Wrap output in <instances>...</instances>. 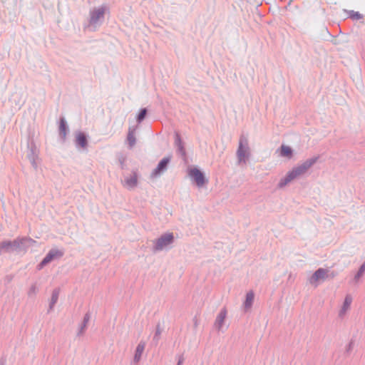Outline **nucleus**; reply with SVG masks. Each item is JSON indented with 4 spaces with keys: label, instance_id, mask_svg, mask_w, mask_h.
<instances>
[{
    "label": "nucleus",
    "instance_id": "1",
    "mask_svg": "<svg viewBox=\"0 0 365 365\" xmlns=\"http://www.w3.org/2000/svg\"><path fill=\"white\" fill-rule=\"evenodd\" d=\"M108 11V8L105 6L93 8L90 11V19L88 29L91 31H95L103 24L105 14Z\"/></svg>",
    "mask_w": 365,
    "mask_h": 365
},
{
    "label": "nucleus",
    "instance_id": "2",
    "mask_svg": "<svg viewBox=\"0 0 365 365\" xmlns=\"http://www.w3.org/2000/svg\"><path fill=\"white\" fill-rule=\"evenodd\" d=\"M237 164H245L250 155L247 139L242 136L240 139L239 146L236 153Z\"/></svg>",
    "mask_w": 365,
    "mask_h": 365
},
{
    "label": "nucleus",
    "instance_id": "3",
    "mask_svg": "<svg viewBox=\"0 0 365 365\" xmlns=\"http://www.w3.org/2000/svg\"><path fill=\"white\" fill-rule=\"evenodd\" d=\"M174 242V235L173 233H165L162 235L154 242L153 251L159 252L167 248Z\"/></svg>",
    "mask_w": 365,
    "mask_h": 365
},
{
    "label": "nucleus",
    "instance_id": "4",
    "mask_svg": "<svg viewBox=\"0 0 365 365\" xmlns=\"http://www.w3.org/2000/svg\"><path fill=\"white\" fill-rule=\"evenodd\" d=\"M318 160V157H314L307 160L302 164L294 168L290 173L292 174L294 178H297L304 175Z\"/></svg>",
    "mask_w": 365,
    "mask_h": 365
},
{
    "label": "nucleus",
    "instance_id": "5",
    "mask_svg": "<svg viewBox=\"0 0 365 365\" xmlns=\"http://www.w3.org/2000/svg\"><path fill=\"white\" fill-rule=\"evenodd\" d=\"M64 255L63 250H59L57 248H53L49 250L46 257L43 259V260L38 265V269H41L44 266L50 263L54 259H59L62 257Z\"/></svg>",
    "mask_w": 365,
    "mask_h": 365
},
{
    "label": "nucleus",
    "instance_id": "6",
    "mask_svg": "<svg viewBox=\"0 0 365 365\" xmlns=\"http://www.w3.org/2000/svg\"><path fill=\"white\" fill-rule=\"evenodd\" d=\"M188 175L198 187L203 186L206 182L204 174L196 168L189 169Z\"/></svg>",
    "mask_w": 365,
    "mask_h": 365
},
{
    "label": "nucleus",
    "instance_id": "7",
    "mask_svg": "<svg viewBox=\"0 0 365 365\" xmlns=\"http://www.w3.org/2000/svg\"><path fill=\"white\" fill-rule=\"evenodd\" d=\"M16 242H17V252L26 251L29 247L33 246L36 243L35 240L26 237H19L16 239Z\"/></svg>",
    "mask_w": 365,
    "mask_h": 365
},
{
    "label": "nucleus",
    "instance_id": "8",
    "mask_svg": "<svg viewBox=\"0 0 365 365\" xmlns=\"http://www.w3.org/2000/svg\"><path fill=\"white\" fill-rule=\"evenodd\" d=\"M170 161V157L163 158L151 173V178H156L163 173L167 170Z\"/></svg>",
    "mask_w": 365,
    "mask_h": 365
},
{
    "label": "nucleus",
    "instance_id": "9",
    "mask_svg": "<svg viewBox=\"0 0 365 365\" xmlns=\"http://www.w3.org/2000/svg\"><path fill=\"white\" fill-rule=\"evenodd\" d=\"M327 273L328 270L326 269H318L309 279V283L317 286L319 281L324 280L327 277Z\"/></svg>",
    "mask_w": 365,
    "mask_h": 365
},
{
    "label": "nucleus",
    "instance_id": "10",
    "mask_svg": "<svg viewBox=\"0 0 365 365\" xmlns=\"http://www.w3.org/2000/svg\"><path fill=\"white\" fill-rule=\"evenodd\" d=\"M227 312L226 308H222L219 314L217 315L214 323V327L217 331H222L225 325V319L227 317Z\"/></svg>",
    "mask_w": 365,
    "mask_h": 365
},
{
    "label": "nucleus",
    "instance_id": "11",
    "mask_svg": "<svg viewBox=\"0 0 365 365\" xmlns=\"http://www.w3.org/2000/svg\"><path fill=\"white\" fill-rule=\"evenodd\" d=\"M16 245L17 242H16V240L13 241L5 240L0 242V255L6 252L17 251Z\"/></svg>",
    "mask_w": 365,
    "mask_h": 365
},
{
    "label": "nucleus",
    "instance_id": "12",
    "mask_svg": "<svg viewBox=\"0 0 365 365\" xmlns=\"http://www.w3.org/2000/svg\"><path fill=\"white\" fill-rule=\"evenodd\" d=\"M353 298L351 294H347L345 296L344 302L339 311L338 316L339 318H343L347 313V312L351 308V304L352 303Z\"/></svg>",
    "mask_w": 365,
    "mask_h": 365
},
{
    "label": "nucleus",
    "instance_id": "13",
    "mask_svg": "<svg viewBox=\"0 0 365 365\" xmlns=\"http://www.w3.org/2000/svg\"><path fill=\"white\" fill-rule=\"evenodd\" d=\"M76 146L78 149L86 150L88 147V139L86 135L83 132H78L76 134Z\"/></svg>",
    "mask_w": 365,
    "mask_h": 365
},
{
    "label": "nucleus",
    "instance_id": "14",
    "mask_svg": "<svg viewBox=\"0 0 365 365\" xmlns=\"http://www.w3.org/2000/svg\"><path fill=\"white\" fill-rule=\"evenodd\" d=\"M138 185V176L136 173H133L128 177H126L124 180V185L128 189H133Z\"/></svg>",
    "mask_w": 365,
    "mask_h": 365
},
{
    "label": "nucleus",
    "instance_id": "15",
    "mask_svg": "<svg viewBox=\"0 0 365 365\" xmlns=\"http://www.w3.org/2000/svg\"><path fill=\"white\" fill-rule=\"evenodd\" d=\"M136 127H130L127 135L126 141L130 148H132L136 143V138L135 135Z\"/></svg>",
    "mask_w": 365,
    "mask_h": 365
},
{
    "label": "nucleus",
    "instance_id": "16",
    "mask_svg": "<svg viewBox=\"0 0 365 365\" xmlns=\"http://www.w3.org/2000/svg\"><path fill=\"white\" fill-rule=\"evenodd\" d=\"M28 158L34 168L36 169L38 167V163L36 161V160L38 159V153L34 146L31 147L30 152L28 154Z\"/></svg>",
    "mask_w": 365,
    "mask_h": 365
},
{
    "label": "nucleus",
    "instance_id": "17",
    "mask_svg": "<svg viewBox=\"0 0 365 365\" xmlns=\"http://www.w3.org/2000/svg\"><path fill=\"white\" fill-rule=\"evenodd\" d=\"M145 347V342L143 341H141L137 346L135 353L134 355V358H133V361L135 363H138L139 361L140 360V358H141L143 352L144 351Z\"/></svg>",
    "mask_w": 365,
    "mask_h": 365
},
{
    "label": "nucleus",
    "instance_id": "18",
    "mask_svg": "<svg viewBox=\"0 0 365 365\" xmlns=\"http://www.w3.org/2000/svg\"><path fill=\"white\" fill-rule=\"evenodd\" d=\"M68 131V128L67 125V123L64 118H61L60 119V124H59V135L62 139H65L66 136L67 135V133Z\"/></svg>",
    "mask_w": 365,
    "mask_h": 365
},
{
    "label": "nucleus",
    "instance_id": "19",
    "mask_svg": "<svg viewBox=\"0 0 365 365\" xmlns=\"http://www.w3.org/2000/svg\"><path fill=\"white\" fill-rule=\"evenodd\" d=\"M90 319H91V314H90V313L88 312L85 314V316L83 317V320L78 328V331L77 332L78 336H81L84 333V331H86V329L87 328V325L90 321Z\"/></svg>",
    "mask_w": 365,
    "mask_h": 365
},
{
    "label": "nucleus",
    "instance_id": "20",
    "mask_svg": "<svg viewBox=\"0 0 365 365\" xmlns=\"http://www.w3.org/2000/svg\"><path fill=\"white\" fill-rule=\"evenodd\" d=\"M254 298L255 294L252 291H250L249 292L247 293L246 298L244 302V307L245 311L249 310L252 307L254 302Z\"/></svg>",
    "mask_w": 365,
    "mask_h": 365
},
{
    "label": "nucleus",
    "instance_id": "21",
    "mask_svg": "<svg viewBox=\"0 0 365 365\" xmlns=\"http://www.w3.org/2000/svg\"><path fill=\"white\" fill-rule=\"evenodd\" d=\"M60 290L59 289H55L52 292L51 298L49 302V307H48V312H51L53 310L55 304H56L58 297H59Z\"/></svg>",
    "mask_w": 365,
    "mask_h": 365
},
{
    "label": "nucleus",
    "instance_id": "22",
    "mask_svg": "<svg viewBox=\"0 0 365 365\" xmlns=\"http://www.w3.org/2000/svg\"><path fill=\"white\" fill-rule=\"evenodd\" d=\"M295 178H294V176L292 175V174L289 172L287 175L281 179V180L279 181L277 187L278 188H283L284 187H285L287 185H288L289 182H291L292 180H294Z\"/></svg>",
    "mask_w": 365,
    "mask_h": 365
},
{
    "label": "nucleus",
    "instance_id": "23",
    "mask_svg": "<svg viewBox=\"0 0 365 365\" xmlns=\"http://www.w3.org/2000/svg\"><path fill=\"white\" fill-rule=\"evenodd\" d=\"M292 155L293 150L289 146L282 145L280 147V155L282 157L287 158L289 159L292 157Z\"/></svg>",
    "mask_w": 365,
    "mask_h": 365
},
{
    "label": "nucleus",
    "instance_id": "24",
    "mask_svg": "<svg viewBox=\"0 0 365 365\" xmlns=\"http://www.w3.org/2000/svg\"><path fill=\"white\" fill-rule=\"evenodd\" d=\"M175 146L177 147L178 152L182 154V155H185V151L184 149V146L180 138V136L178 133H176L175 135Z\"/></svg>",
    "mask_w": 365,
    "mask_h": 365
},
{
    "label": "nucleus",
    "instance_id": "25",
    "mask_svg": "<svg viewBox=\"0 0 365 365\" xmlns=\"http://www.w3.org/2000/svg\"><path fill=\"white\" fill-rule=\"evenodd\" d=\"M364 272H365V263L361 264V266L359 269L358 272L355 274L354 278V281L356 282H357L359 281V279L363 276Z\"/></svg>",
    "mask_w": 365,
    "mask_h": 365
},
{
    "label": "nucleus",
    "instance_id": "26",
    "mask_svg": "<svg viewBox=\"0 0 365 365\" xmlns=\"http://www.w3.org/2000/svg\"><path fill=\"white\" fill-rule=\"evenodd\" d=\"M146 115H147V109L146 108H142L140 110V112H139V113H138V115L137 116V121L138 123H140L141 121H143L145 119Z\"/></svg>",
    "mask_w": 365,
    "mask_h": 365
},
{
    "label": "nucleus",
    "instance_id": "27",
    "mask_svg": "<svg viewBox=\"0 0 365 365\" xmlns=\"http://www.w3.org/2000/svg\"><path fill=\"white\" fill-rule=\"evenodd\" d=\"M38 292V288L36 284H34L31 286L28 291V295L29 297H34Z\"/></svg>",
    "mask_w": 365,
    "mask_h": 365
},
{
    "label": "nucleus",
    "instance_id": "28",
    "mask_svg": "<svg viewBox=\"0 0 365 365\" xmlns=\"http://www.w3.org/2000/svg\"><path fill=\"white\" fill-rule=\"evenodd\" d=\"M349 17L354 20H358L362 19L363 16L358 11H350Z\"/></svg>",
    "mask_w": 365,
    "mask_h": 365
},
{
    "label": "nucleus",
    "instance_id": "29",
    "mask_svg": "<svg viewBox=\"0 0 365 365\" xmlns=\"http://www.w3.org/2000/svg\"><path fill=\"white\" fill-rule=\"evenodd\" d=\"M161 333H162V329L160 328V325L158 324L156 327L155 333L153 336V341H155L156 343L158 341Z\"/></svg>",
    "mask_w": 365,
    "mask_h": 365
},
{
    "label": "nucleus",
    "instance_id": "30",
    "mask_svg": "<svg viewBox=\"0 0 365 365\" xmlns=\"http://www.w3.org/2000/svg\"><path fill=\"white\" fill-rule=\"evenodd\" d=\"M183 361H184L183 356H180L177 365H182Z\"/></svg>",
    "mask_w": 365,
    "mask_h": 365
},
{
    "label": "nucleus",
    "instance_id": "31",
    "mask_svg": "<svg viewBox=\"0 0 365 365\" xmlns=\"http://www.w3.org/2000/svg\"><path fill=\"white\" fill-rule=\"evenodd\" d=\"M352 346H353V343L351 341L348 346H347V348H346V351H350L352 349Z\"/></svg>",
    "mask_w": 365,
    "mask_h": 365
},
{
    "label": "nucleus",
    "instance_id": "32",
    "mask_svg": "<svg viewBox=\"0 0 365 365\" xmlns=\"http://www.w3.org/2000/svg\"><path fill=\"white\" fill-rule=\"evenodd\" d=\"M1 365H4L3 363H1Z\"/></svg>",
    "mask_w": 365,
    "mask_h": 365
}]
</instances>
